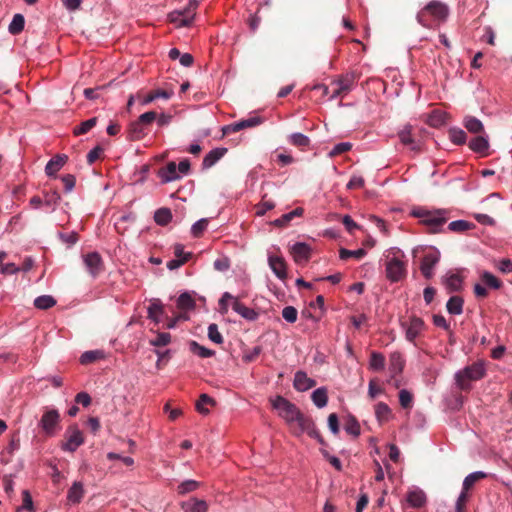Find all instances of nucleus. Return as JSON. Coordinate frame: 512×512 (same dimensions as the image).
<instances>
[{
    "instance_id": "33",
    "label": "nucleus",
    "mask_w": 512,
    "mask_h": 512,
    "mask_svg": "<svg viewBox=\"0 0 512 512\" xmlns=\"http://www.w3.org/2000/svg\"><path fill=\"white\" fill-rule=\"evenodd\" d=\"M206 405L214 406L216 405V401L212 397L204 393L199 396V399L196 402V410L200 414L206 415L209 413V409L206 408Z\"/></svg>"
},
{
    "instance_id": "57",
    "label": "nucleus",
    "mask_w": 512,
    "mask_h": 512,
    "mask_svg": "<svg viewBox=\"0 0 512 512\" xmlns=\"http://www.w3.org/2000/svg\"><path fill=\"white\" fill-rule=\"evenodd\" d=\"M266 195L263 196L261 203L256 207V215L263 216L267 211L275 207V203L271 200H265Z\"/></svg>"
},
{
    "instance_id": "49",
    "label": "nucleus",
    "mask_w": 512,
    "mask_h": 512,
    "mask_svg": "<svg viewBox=\"0 0 512 512\" xmlns=\"http://www.w3.org/2000/svg\"><path fill=\"white\" fill-rule=\"evenodd\" d=\"M391 413L390 408L384 402H379L375 406V415L379 421H386Z\"/></svg>"
},
{
    "instance_id": "54",
    "label": "nucleus",
    "mask_w": 512,
    "mask_h": 512,
    "mask_svg": "<svg viewBox=\"0 0 512 512\" xmlns=\"http://www.w3.org/2000/svg\"><path fill=\"white\" fill-rule=\"evenodd\" d=\"M208 337L209 339L216 343V344H222L223 343V336L218 330V326L215 323H212L208 327Z\"/></svg>"
},
{
    "instance_id": "17",
    "label": "nucleus",
    "mask_w": 512,
    "mask_h": 512,
    "mask_svg": "<svg viewBox=\"0 0 512 512\" xmlns=\"http://www.w3.org/2000/svg\"><path fill=\"white\" fill-rule=\"evenodd\" d=\"M291 254L295 262H307L311 256V249L306 243L297 242L291 247Z\"/></svg>"
},
{
    "instance_id": "41",
    "label": "nucleus",
    "mask_w": 512,
    "mask_h": 512,
    "mask_svg": "<svg viewBox=\"0 0 512 512\" xmlns=\"http://www.w3.org/2000/svg\"><path fill=\"white\" fill-rule=\"evenodd\" d=\"M172 218V214L170 209L168 208H160L155 212L154 220L159 225H167Z\"/></svg>"
},
{
    "instance_id": "19",
    "label": "nucleus",
    "mask_w": 512,
    "mask_h": 512,
    "mask_svg": "<svg viewBox=\"0 0 512 512\" xmlns=\"http://www.w3.org/2000/svg\"><path fill=\"white\" fill-rule=\"evenodd\" d=\"M268 263L274 274L279 279H285L287 277L286 272V263L284 258L279 256L270 255L268 258Z\"/></svg>"
},
{
    "instance_id": "1",
    "label": "nucleus",
    "mask_w": 512,
    "mask_h": 512,
    "mask_svg": "<svg viewBox=\"0 0 512 512\" xmlns=\"http://www.w3.org/2000/svg\"><path fill=\"white\" fill-rule=\"evenodd\" d=\"M448 11L447 5L433 0L418 12L417 21L425 28H433L447 18Z\"/></svg>"
},
{
    "instance_id": "47",
    "label": "nucleus",
    "mask_w": 512,
    "mask_h": 512,
    "mask_svg": "<svg viewBox=\"0 0 512 512\" xmlns=\"http://www.w3.org/2000/svg\"><path fill=\"white\" fill-rule=\"evenodd\" d=\"M449 138L456 145H462L466 142V133L459 128H451L449 130Z\"/></svg>"
},
{
    "instance_id": "13",
    "label": "nucleus",
    "mask_w": 512,
    "mask_h": 512,
    "mask_svg": "<svg viewBox=\"0 0 512 512\" xmlns=\"http://www.w3.org/2000/svg\"><path fill=\"white\" fill-rule=\"evenodd\" d=\"M440 260V252L432 249L425 253L420 264V271L426 279H431L434 275L433 268Z\"/></svg>"
},
{
    "instance_id": "31",
    "label": "nucleus",
    "mask_w": 512,
    "mask_h": 512,
    "mask_svg": "<svg viewBox=\"0 0 512 512\" xmlns=\"http://www.w3.org/2000/svg\"><path fill=\"white\" fill-rule=\"evenodd\" d=\"M463 299L460 296H452L446 304L447 311L453 315H460L463 312Z\"/></svg>"
},
{
    "instance_id": "59",
    "label": "nucleus",
    "mask_w": 512,
    "mask_h": 512,
    "mask_svg": "<svg viewBox=\"0 0 512 512\" xmlns=\"http://www.w3.org/2000/svg\"><path fill=\"white\" fill-rule=\"evenodd\" d=\"M297 309L293 306H286L282 310V317L289 323H294L297 320Z\"/></svg>"
},
{
    "instance_id": "28",
    "label": "nucleus",
    "mask_w": 512,
    "mask_h": 512,
    "mask_svg": "<svg viewBox=\"0 0 512 512\" xmlns=\"http://www.w3.org/2000/svg\"><path fill=\"white\" fill-rule=\"evenodd\" d=\"M463 125L470 133H474V134H484L485 133L484 126H483L482 122L474 116H470V115L465 116V118L463 120Z\"/></svg>"
},
{
    "instance_id": "48",
    "label": "nucleus",
    "mask_w": 512,
    "mask_h": 512,
    "mask_svg": "<svg viewBox=\"0 0 512 512\" xmlns=\"http://www.w3.org/2000/svg\"><path fill=\"white\" fill-rule=\"evenodd\" d=\"M290 143L299 148L308 147L310 139L302 133H294L290 136Z\"/></svg>"
},
{
    "instance_id": "42",
    "label": "nucleus",
    "mask_w": 512,
    "mask_h": 512,
    "mask_svg": "<svg viewBox=\"0 0 512 512\" xmlns=\"http://www.w3.org/2000/svg\"><path fill=\"white\" fill-rule=\"evenodd\" d=\"M171 342V335L168 332L157 333L154 338L149 340V343L155 347H164Z\"/></svg>"
},
{
    "instance_id": "5",
    "label": "nucleus",
    "mask_w": 512,
    "mask_h": 512,
    "mask_svg": "<svg viewBox=\"0 0 512 512\" xmlns=\"http://www.w3.org/2000/svg\"><path fill=\"white\" fill-rule=\"evenodd\" d=\"M289 427L295 436L299 437L303 433H307L311 438L317 439L319 443L324 444V440L312 418L302 412L290 423Z\"/></svg>"
},
{
    "instance_id": "60",
    "label": "nucleus",
    "mask_w": 512,
    "mask_h": 512,
    "mask_svg": "<svg viewBox=\"0 0 512 512\" xmlns=\"http://www.w3.org/2000/svg\"><path fill=\"white\" fill-rule=\"evenodd\" d=\"M163 313V307L160 303H152L148 307V316L151 319L158 321V316Z\"/></svg>"
},
{
    "instance_id": "8",
    "label": "nucleus",
    "mask_w": 512,
    "mask_h": 512,
    "mask_svg": "<svg viewBox=\"0 0 512 512\" xmlns=\"http://www.w3.org/2000/svg\"><path fill=\"white\" fill-rule=\"evenodd\" d=\"M84 443V436L77 425H71L65 432V442L61 444L64 451L75 452Z\"/></svg>"
},
{
    "instance_id": "32",
    "label": "nucleus",
    "mask_w": 512,
    "mask_h": 512,
    "mask_svg": "<svg viewBox=\"0 0 512 512\" xmlns=\"http://www.w3.org/2000/svg\"><path fill=\"white\" fill-rule=\"evenodd\" d=\"M313 403L318 408H323L327 405L328 402V395H327V389L324 387H320L313 391L311 395Z\"/></svg>"
},
{
    "instance_id": "55",
    "label": "nucleus",
    "mask_w": 512,
    "mask_h": 512,
    "mask_svg": "<svg viewBox=\"0 0 512 512\" xmlns=\"http://www.w3.org/2000/svg\"><path fill=\"white\" fill-rule=\"evenodd\" d=\"M399 402H400V405L404 409L411 408L412 407V403H413V396H412V394L408 390L402 389L399 392Z\"/></svg>"
},
{
    "instance_id": "12",
    "label": "nucleus",
    "mask_w": 512,
    "mask_h": 512,
    "mask_svg": "<svg viewBox=\"0 0 512 512\" xmlns=\"http://www.w3.org/2000/svg\"><path fill=\"white\" fill-rule=\"evenodd\" d=\"M157 118V113L148 111L141 114L136 122L130 123V139H139L143 130Z\"/></svg>"
},
{
    "instance_id": "34",
    "label": "nucleus",
    "mask_w": 512,
    "mask_h": 512,
    "mask_svg": "<svg viewBox=\"0 0 512 512\" xmlns=\"http://www.w3.org/2000/svg\"><path fill=\"white\" fill-rule=\"evenodd\" d=\"M404 368V360L399 352L390 355V371L393 375L399 374Z\"/></svg>"
},
{
    "instance_id": "52",
    "label": "nucleus",
    "mask_w": 512,
    "mask_h": 512,
    "mask_svg": "<svg viewBox=\"0 0 512 512\" xmlns=\"http://www.w3.org/2000/svg\"><path fill=\"white\" fill-rule=\"evenodd\" d=\"M200 486V483L195 480L183 481L177 488L179 494L184 495L186 493L195 491Z\"/></svg>"
},
{
    "instance_id": "53",
    "label": "nucleus",
    "mask_w": 512,
    "mask_h": 512,
    "mask_svg": "<svg viewBox=\"0 0 512 512\" xmlns=\"http://www.w3.org/2000/svg\"><path fill=\"white\" fill-rule=\"evenodd\" d=\"M445 123L444 113L441 111L435 110L433 111L428 118V124L432 127H440Z\"/></svg>"
},
{
    "instance_id": "44",
    "label": "nucleus",
    "mask_w": 512,
    "mask_h": 512,
    "mask_svg": "<svg viewBox=\"0 0 512 512\" xmlns=\"http://www.w3.org/2000/svg\"><path fill=\"white\" fill-rule=\"evenodd\" d=\"M104 354L100 350H91L84 352L80 357V362L83 365H87L95 362L98 359L103 358Z\"/></svg>"
},
{
    "instance_id": "64",
    "label": "nucleus",
    "mask_w": 512,
    "mask_h": 512,
    "mask_svg": "<svg viewBox=\"0 0 512 512\" xmlns=\"http://www.w3.org/2000/svg\"><path fill=\"white\" fill-rule=\"evenodd\" d=\"M104 150L100 146H96L87 154V162L89 164H93L96 160H98L103 154Z\"/></svg>"
},
{
    "instance_id": "26",
    "label": "nucleus",
    "mask_w": 512,
    "mask_h": 512,
    "mask_svg": "<svg viewBox=\"0 0 512 512\" xmlns=\"http://www.w3.org/2000/svg\"><path fill=\"white\" fill-rule=\"evenodd\" d=\"M67 157L57 155L50 159L45 167V172L48 176H55L56 173L63 167L66 162Z\"/></svg>"
},
{
    "instance_id": "23",
    "label": "nucleus",
    "mask_w": 512,
    "mask_h": 512,
    "mask_svg": "<svg viewBox=\"0 0 512 512\" xmlns=\"http://www.w3.org/2000/svg\"><path fill=\"white\" fill-rule=\"evenodd\" d=\"M232 309L247 320L254 321L258 318V313L255 310L248 308L243 303L238 301V299L233 301Z\"/></svg>"
},
{
    "instance_id": "43",
    "label": "nucleus",
    "mask_w": 512,
    "mask_h": 512,
    "mask_svg": "<svg viewBox=\"0 0 512 512\" xmlns=\"http://www.w3.org/2000/svg\"><path fill=\"white\" fill-rule=\"evenodd\" d=\"M370 368L375 371H380L384 369L385 366V357L383 354L379 352H372L370 356Z\"/></svg>"
},
{
    "instance_id": "4",
    "label": "nucleus",
    "mask_w": 512,
    "mask_h": 512,
    "mask_svg": "<svg viewBox=\"0 0 512 512\" xmlns=\"http://www.w3.org/2000/svg\"><path fill=\"white\" fill-rule=\"evenodd\" d=\"M359 78V73L351 71L333 80L330 83V86L332 87L330 99L343 98L348 95Z\"/></svg>"
},
{
    "instance_id": "37",
    "label": "nucleus",
    "mask_w": 512,
    "mask_h": 512,
    "mask_svg": "<svg viewBox=\"0 0 512 512\" xmlns=\"http://www.w3.org/2000/svg\"><path fill=\"white\" fill-rule=\"evenodd\" d=\"M190 351L194 354H197L201 358H209L212 357L215 352L213 350H210L204 346H201L196 341H191L189 344Z\"/></svg>"
},
{
    "instance_id": "56",
    "label": "nucleus",
    "mask_w": 512,
    "mask_h": 512,
    "mask_svg": "<svg viewBox=\"0 0 512 512\" xmlns=\"http://www.w3.org/2000/svg\"><path fill=\"white\" fill-rule=\"evenodd\" d=\"M471 226H472V224L467 221L456 220V221L449 223L448 228L450 231H453V232H464V231L470 229Z\"/></svg>"
},
{
    "instance_id": "2",
    "label": "nucleus",
    "mask_w": 512,
    "mask_h": 512,
    "mask_svg": "<svg viewBox=\"0 0 512 512\" xmlns=\"http://www.w3.org/2000/svg\"><path fill=\"white\" fill-rule=\"evenodd\" d=\"M486 375L484 361L479 360L459 370L455 374V381L457 386L463 390L468 391L471 388L470 382L478 381Z\"/></svg>"
},
{
    "instance_id": "30",
    "label": "nucleus",
    "mask_w": 512,
    "mask_h": 512,
    "mask_svg": "<svg viewBox=\"0 0 512 512\" xmlns=\"http://www.w3.org/2000/svg\"><path fill=\"white\" fill-rule=\"evenodd\" d=\"M487 477V474L482 471H477L469 474L463 481L462 491L468 493V491L480 480Z\"/></svg>"
},
{
    "instance_id": "29",
    "label": "nucleus",
    "mask_w": 512,
    "mask_h": 512,
    "mask_svg": "<svg viewBox=\"0 0 512 512\" xmlns=\"http://www.w3.org/2000/svg\"><path fill=\"white\" fill-rule=\"evenodd\" d=\"M407 502L413 508H420L426 503V495L422 490H413L407 494Z\"/></svg>"
},
{
    "instance_id": "45",
    "label": "nucleus",
    "mask_w": 512,
    "mask_h": 512,
    "mask_svg": "<svg viewBox=\"0 0 512 512\" xmlns=\"http://www.w3.org/2000/svg\"><path fill=\"white\" fill-rule=\"evenodd\" d=\"M344 429L348 434H351L355 437L359 436L360 434V425L354 416H348L345 422Z\"/></svg>"
},
{
    "instance_id": "61",
    "label": "nucleus",
    "mask_w": 512,
    "mask_h": 512,
    "mask_svg": "<svg viewBox=\"0 0 512 512\" xmlns=\"http://www.w3.org/2000/svg\"><path fill=\"white\" fill-rule=\"evenodd\" d=\"M352 148V144L349 142H341L334 146L331 150L330 155L336 156L349 151Z\"/></svg>"
},
{
    "instance_id": "40",
    "label": "nucleus",
    "mask_w": 512,
    "mask_h": 512,
    "mask_svg": "<svg viewBox=\"0 0 512 512\" xmlns=\"http://www.w3.org/2000/svg\"><path fill=\"white\" fill-rule=\"evenodd\" d=\"M367 254L366 250L363 248L357 250H348L345 248H341L339 250V257L341 260H347L349 258L362 259Z\"/></svg>"
},
{
    "instance_id": "20",
    "label": "nucleus",
    "mask_w": 512,
    "mask_h": 512,
    "mask_svg": "<svg viewBox=\"0 0 512 512\" xmlns=\"http://www.w3.org/2000/svg\"><path fill=\"white\" fill-rule=\"evenodd\" d=\"M469 148L476 152L480 153L483 156H486L489 149L488 138L483 134H479L478 136L472 138L469 142Z\"/></svg>"
},
{
    "instance_id": "50",
    "label": "nucleus",
    "mask_w": 512,
    "mask_h": 512,
    "mask_svg": "<svg viewBox=\"0 0 512 512\" xmlns=\"http://www.w3.org/2000/svg\"><path fill=\"white\" fill-rule=\"evenodd\" d=\"M96 122H97L96 117H93L86 121H83L78 127H76L74 129V134L75 135L86 134L96 125Z\"/></svg>"
},
{
    "instance_id": "10",
    "label": "nucleus",
    "mask_w": 512,
    "mask_h": 512,
    "mask_svg": "<svg viewBox=\"0 0 512 512\" xmlns=\"http://www.w3.org/2000/svg\"><path fill=\"white\" fill-rule=\"evenodd\" d=\"M196 8L197 2L195 0L190 1L183 11H175L170 14L171 22L179 27L189 26L194 19Z\"/></svg>"
},
{
    "instance_id": "6",
    "label": "nucleus",
    "mask_w": 512,
    "mask_h": 512,
    "mask_svg": "<svg viewBox=\"0 0 512 512\" xmlns=\"http://www.w3.org/2000/svg\"><path fill=\"white\" fill-rule=\"evenodd\" d=\"M272 406L278 411V414L283 418L288 425L301 413L300 409L282 396H277L272 400Z\"/></svg>"
},
{
    "instance_id": "27",
    "label": "nucleus",
    "mask_w": 512,
    "mask_h": 512,
    "mask_svg": "<svg viewBox=\"0 0 512 512\" xmlns=\"http://www.w3.org/2000/svg\"><path fill=\"white\" fill-rule=\"evenodd\" d=\"M159 176L163 183H168L179 179L176 163L172 161L169 162L164 169L160 170Z\"/></svg>"
},
{
    "instance_id": "63",
    "label": "nucleus",
    "mask_w": 512,
    "mask_h": 512,
    "mask_svg": "<svg viewBox=\"0 0 512 512\" xmlns=\"http://www.w3.org/2000/svg\"><path fill=\"white\" fill-rule=\"evenodd\" d=\"M468 493L462 491L456 502V512H466V503L468 501Z\"/></svg>"
},
{
    "instance_id": "16",
    "label": "nucleus",
    "mask_w": 512,
    "mask_h": 512,
    "mask_svg": "<svg viewBox=\"0 0 512 512\" xmlns=\"http://www.w3.org/2000/svg\"><path fill=\"white\" fill-rule=\"evenodd\" d=\"M316 384V381L308 377V375L304 371H297L295 373L293 386L297 391H307L315 387Z\"/></svg>"
},
{
    "instance_id": "3",
    "label": "nucleus",
    "mask_w": 512,
    "mask_h": 512,
    "mask_svg": "<svg viewBox=\"0 0 512 512\" xmlns=\"http://www.w3.org/2000/svg\"><path fill=\"white\" fill-rule=\"evenodd\" d=\"M412 215L419 218L427 226L430 233H437L447 222V212L445 210L430 211L424 208L414 209Z\"/></svg>"
},
{
    "instance_id": "35",
    "label": "nucleus",
    "mask_w": 512,
    "mask_h": 512,
    "mask_svg": "<svg viewBox=\"0 0 512 512\" xmlns=\"http://www.w3.org/2000/svg\"><path fill=\"white\" fill-rule=\"evenodd\" d=\"M24 25H25L24 16L22 14H15L13 16L11 23L9 24L8 30H9L10 34L18 35L23 31Z\"/></svg>"
},
{
    "instance_id": "22",
    "label": "nucleus",
    "mask_w": 512,
    "mask_h": 512,
    "mask_svg": "<svg viewBox=\"0 0 512 512\" xmlns=\"http://www.w3.org/2000/svg\"><path fill=\"white\" fill-rule=\"evenodd\" d=\"M181 506L184 512H207L208 510L207 503L197 498H191L183 502Z\"/></svg>"
},
{
    "instance_id": "62",
    "label": "nucleus",
    "mask_w": 512,
    "mask_h": 512,
    "mask_svg": "<svg viewBox=\"0 0 512 512\" xmlns=\"http://www.w3.org/2000/svg\"><path fill=\"white\" fill-rule=\"evenodd\" d=\"M496 267L504 274L512 273V261L510 259L504 258L499 260L496 263Z\"/></svg>"
},
{
    "instance_id": "14",
    "label": "nucleus",
    "mask_w": 512,
    "mask_h": 512,
    "mask_svg": "<svg viewBox=\"0 0 512 512\" xmlns=\"http://www.w3.org/2000/svg\"><path fill=\"white\" fill-rule=\"evenodd\" d=\"M263 123V119L259 116H253L248 119H243L238 122L226 125L222 128L223 134L228 135L230 133H235L243 129L256 127Z\"/></svg>"
},
{
    "instance_id": "7",
    "label": "nucleus",
    "mask_w": 512,
    "mask_h": 512,
    "mask_svg": "<svg viewBox=\"0 0 512 512\" xmlns=\"http://www.w3.org/2000/svg\"><path fill=\"white\" fill-rule=\"evenodd\" d=\"M60 423V413L57 409H48L46 408L40 421L39 427L42 429L43 433L52 437L55 436L59 430Z\"/></svg>"
},
{
    "instance_id": "51",
    "label": "nucleus",
    "mask_w": 512,
    "mask_h": 512,
    "mask_svg": "<svg viewBox=\"0 0 512 512\" xmlns=\"http://www.w3.org/2000/svg\"><path fill=\"white\" fill-rule=\"evenodd\" d=\"M481 279L486 285L493 289H499L502 286V282L490 272L485 271Z\"/></svg>"
},
{
    "instance_id": "58",
    "label": "nucleus",
    "mask_w": 512,
    "mask_h": 512,
    "mask_svg": "<svg viewBox=\"0 0 512 512\" xmlns=\"http://www.w3.org/2000/svg\"><path fill=\"white\" fill-rule=\"evenodd\" d=\"M208 226V219L203 218L193 224L191 233L194 237H200Z\"/></svg>"
},
{
    "instance_id": "11",
    "label": "nucleus",
    "mask_w": 512,
    "mask_h": 512,
    "mask_svg": "<svg viewBox=\"0 0 512 512\" xmlns=\"http://www.w3.org/2000/svg\"><path fill=\"white\" fill-rule=\"evenodd\" d=\"M402 328L405 330V337L409 342H414L415 339L422 333L425 328L424 321L415 315L409 317L408 321L401 322Z\"/></svg>"
},
{
    "instance_id": "9",
    "label": "nucleus",
    "mask_w": 512,
    "mask_h": 512,
    "mask_svg": "<svg viewBox=\"0 0 512 512\" xmlns=\"http://www.w3.org/2000/svg\"><path fill=\"white\" fill-rule=\"evenodd\" d=\"M386 277L391 282H399L406 277V263L393 257L386 261Z\"/></svg>"
},
{
    "instance_id": "15",
    "label": "nucleus",
    "mask_w": 512,
    "mask_h": 512,
    "mask_svg": "<svg viewBox=\"0 0 512 512\" xmlns=\"http://www.w3.org/2000/svg\"><path fill=\"white\" fill-rule=\"evenodd\" d=\"M83 262L92 277H96L103 270L102 258L97 252L84 255Z\"/></svg>"
},
{
    "instance_id": "38",
    "label": "nucleus",
    "mask_w": 512,
    "mask_h": 512,
    "mask_svg": "<svg viewBox=\"0 0 512 512\" xmlns=\"http://www.w3.org/2000/svg\"><path fill=\"white\" fill-rule=\"evenodd\" d=\"M114 228L118 234L124 235L128 230V215L121 213L114 216Z\"/></svg>"
},
{
    "instance_id": "25",
    "label": "nucleus",
    "mask_w": 512,
    "mask_h": 512,
    "mask_svg": "<svg viewBox=\"0 0 512 512\" xmlns=\"http://www.w3.org/2000/svg\"><path fill=\"white\" fill-rule=\"evenodd\" d=\"M442 283L445 285L448 292L459 291L462 286V277L455 273L447 274L442 278Z\"/></svg>"
},
{
    "instance_id": "46",
    "label": "nucleus",
    "mask_w": 512,
    "mask_h": 512,
    "mask_svg": "<svg viewBox=\"0 0 512 512\" xmlns=\"http://www.w3.org/2000/svg\"><path fill=\"white\" fill-rule=\"evenodd\" d=\"M177 305L180 309L190 310L195 306V301L189 293H182L177 300Z\"/></svg>"
},
{
    "instance_id": "36",
    "label": "nucleus",
    "mask_w": 512,
    "mask_h": 512,
    "mask_svg": "<svg viewBox=\"0 0 512 512\" xmlns=\"http://www.w3.org/2000/svg\"><path fill=\"white\" fill-rule=\"evenodd\" d=\"M20 447V441L17 437H12L7 447L2 452V460L6 463L10 461L13 453Z\"/></svg>"
},
{
    "instance_id": "39",
    "label": "nucleus",
    "mask_w": 512,
    "mask_h": 512,
    "mask_svg": "<svg viewBox=\"0 0 512 512\" xmlns=\"http://www.w3.org/2000/svg\"><path fill=\"white\" fill-rule=\"evenodd\" d=\"M56 304V300L50 295H42L34 300L36 308L46 310L53 307Z\"/></svg>"
},
{
    "instance_id": "18",
    "label": "nucleus",
    "mask_w": 512,
    "mask_h": 512,
    "mask_svg": "<svg viewBox=\"0 0 512 512\" xmlns=\"http://www.w3.org/2000/svg\"><path fill=\"white\" fill-rule=\"evenodd\" d=\"M398 137L403 145L409 146L411 150L418 152L421 144L415 140L412 136V126L406 125L402 130L399 131Z\"/></svg>"
},
{
    "instance_id": "24",
    "label": "nucleus",
    "mask_w": 512,
    "mask_h": 512,
    "mask_svg": "<svg viewBox=\"0 0 512 512\" xmlns=\"http://www.w3.org/2000/svg\"><path fill=\"white\" fill-rule=\"evenodd\" d=\"M84 496V488L81 482H74L67 493V500L71 504H78Z\"/></svg>"
},
{
    "instance_id": "21",
    "label": "nucleus",
    "mask_w": 512,
    "mask_h": 512,
    "mask_svg": "<svg viewBox=\"0 0 512 512\" xmlns=\"http://www.w3.org/2000/svg\"><path fill=\"white\" fill-rule=\"evenodd\" d=\"M226 152V148H215L211 150L203 159V168L208 169L214 166L226 154Z\"/></svg>"
}]
</instances>
